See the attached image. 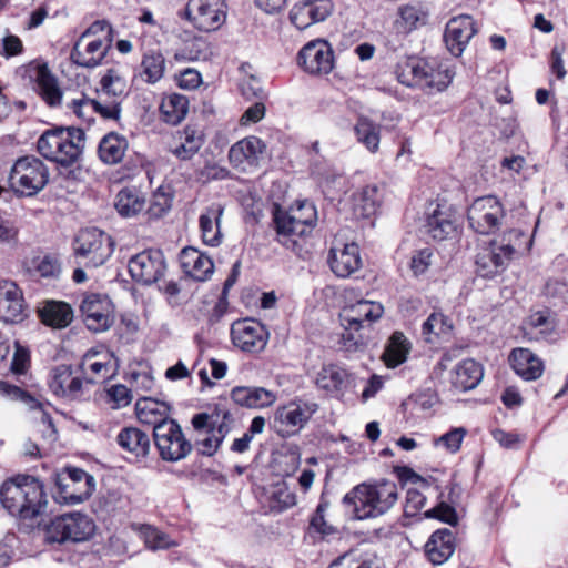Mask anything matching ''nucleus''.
Segmentation results:
<instances>
[{
    "label": "nucleus",
    "mask_w": 568,
    "mask_h": 568,
    "mask_svg": "<svg viewBox=\"0 0 568 568\" xmlns=\"http://www.w3.org/2000/svg\"><path fill=\"white\" fill-rule=\"evenodd\" d=\"M154 444L160 457L170 463L186 458L193 444L185 437L182 427L175 419L164 420L153 429Z\"/></svg>",
    "instance_id": "10"
},
{
    "label": "nucleus",
    "mask_w": 568,
    "mask_h": 568,
    "mask_svg": "<svg viewBox=\"0 0 568 568\" xmlns=\"http://www.w3.org/2000/svg\"><path fill=\"white\" fill-rule=\"evenodd\" d=\"M232 416L227 410L215 409L212 413H199L191 424L197 433L194 446L202 456H213L231 430Z\"/></svg>",
    "instance_id": "6"
},
{
    "label": "nucleus",
    "mask_w": 568,
    "mask_h": 568,
    "mask_svg": "<svg viewBox=\"0 0 568 568\" xmlns=\"http://www.w3.org/2000/svg\"><path fill=\"white\" fill-rule=\"evenodd\" d=\"M297 63L310 74H327L334 65L333 51L324 40L311 41L298 52Z\"/></svg>",
    "instance_id": "20"
},
{
    "label": "nucleus",
    "mask_w": 568,
    "mask_h": 568,
    "mask_svg": "<svg viewBox=\"0 0 568 568\" xmlns=\"http://www.w3.org/2000/svg\"><path fill=\"white\" fill-rule=\"evenodd\" d=\"M224 0H189L184 10L185 18L200 31L219 30L226 20Z\"/></svg>",
    "instance_id": "12"
},
{
    "label": "nucleus",
    "mask_w": 568,
    "mask_h": 568,
    "mask_svg": "<svg viewBox=\"0 0 568 568\" xmlns=\"http://www.w3.org/2000/svg\"><path fill=\"white\" fill-rule=\"evenodd\" d=\"M318 405L303 399L277 407L274 416L277 433L285 437L298 433L317 412Z\"/></svg>",
    "instance_id": "13"
},
{
    "label": "nucleus",
    "mask_w": 568,
    "mask_h": 568,
    "mask_svg": "<svg viewBox=\"0 0 568 568\" xmlns=\"http://www.w3.org/2000/svg\"><path fill=\"white\" fill-rule=\"evenodd\" d=\"M84 145V131L73 126L47 130L37 142L38 152L44 159L65 168L80 159Z\"/></svg>",
    "instance_id": "3"
},
{
    "label": "nucleus",
    "mask_w": 568,
    "mask_h": 568,
    "mask_svg": "<svg viewBox=\"0 0 568 568\" xmlns=\"http://www.w3.org/2000/svg\"><path fill=\"white\" fill-rule=\"evenodd\" d=\"M128 148V140L123 135L111 132L102 138L98 152L105 164H118L123 160Z\"/></svg>",
    "instance_id": "38"
},
{
    "label": "nucleus",
    "mask_w": 568,
    "mask_h": 568,
    "mask_svg": "<svg viewBox=\"0 0 568 568\" xmlns=\"http://www.w3.org/2000/svg\"><path fill=\"white\" fill-rule=\"evenodd\" d=\"M160 109L164 121L175 125L185 118L189 100L182 94L173 93L162 100Z\"/></svg>",
    "instance_id": "45"
},
{
    "label": "nucleus",
    "mask_w": 568,
    "mask_h": 568,
    "mask_svg": "<svg viewBox=\"0 0 568 568\" xmlns=\"http://www.w3.org/2000/svg\"><path fill=\"white\" fill-rule=\"evenodd\" d=\"M94 528V523L87 515L67 514L51 520L45 527L44 539L50 544L84 541L93 535Z\"/></svg>",
    "instance_id": "9"
},
{
    "label": "nucleus",
    "mask_w": 568,
    "mask_h": 568,
    "mask_svg": "<svg viewBox=\"0 0 568 568\" xmlns=\"http://www.w3.org/2000/svg\"><path fill=\"white\" fill-rule=\"evenodd\" d=\"M70 109L78 116H83V109H92L97 113H99L103 119L108 120H116L120 116V103L115 100L108 102L103 101L102 98L100 100L81 98L73 99L69 105Z\"/></svg>",
    "instance_id": "39"
},
{
    "label": "nucleus",
    "mask_w": 568,
    "mask_h": 568,
    "mask_svg": "<svg viewBox=\"0 0 568 568\" xmlns=\"http://www.w3.org/2000/svg\"><path fill=\"white\" fill-rule=\"evenodd\" d=\"M328 507L329 503L325 499H321L310 520V529L321 535L322 538H327L337 534V528L328 524L325 519V514Z\"/></svg>",
    "instance_id": "50"
},
{
    "label": "nucleus",
    "mask_w": 568,
    "mask_h": 568,
    "mask_svg": "<svg viewBox=\"0 0 568 568\" xmlns=\"http://www.w3.org/2000/svg\"><path fill=\"white\" fill-rule=\"evenodd\" d=\"M83 378L70 366L59 365L51 372L49 387L54 395L73 400L83 396Z\"/></svg>",
    "instance_id": "22"
},
{
    "label": "nucleus",
    "mask_w": 568,
    "mask_h": 568,
    "mask_svg": "<svg viewBox=\"0 0 568 568\" xmlns=\"http://www.w3.org/2000/svg\"><path fill=\"white\" fill-rule=\"evenodd\" d=\"M398 500L395 483L383 480L375 484H359L347 493L343 503L353 505L357 519L377 518L388 513Z\"/></svg>",
    "instance_id": "2"
},
{
    "label": "nucleus",
    "mask_w": 568,
    "mask_h": 568,
    "mask_svg": "<svg viewBox=\"0 0 568 568\" xmlns=\"http://www.w3.org/2000/svg\"><path fill=\"white\" fill-rule=\"evenodd\" d=\"M128 271L138 284H156L164 280L166 262L161 251L145 250L129 260Z\"/></svg>",
    "instance_id": "15"
},
{
    "label": "nucleus",
    "mask_w": 568,
    "mask_h": 568,
    "mask_svg": "<svg viewBox=\"0 0 568 568\" xmlns=\"http://www.w3.org/2000/svg\"><path fill=\"white\" fill-rule=\"evenodd\" d=\"M266 145L256 136L245 138L233 144L229 151L230 162L234 168L245 169V164L255 165Z\"/></svg>",
    "instance_id": "27"
},
{
    "label": "nucleus",
    "mask_w": 568,
    "mask_h": 568,
    "mask_svg": "<svg viewBox=\"0 0 568 568\" xmlns=\"http://www.w3.org/2000/svg\"><path fill=\"white\" fill-rule=\"evenodd\" d=\"M0 396L10 400L23 402L28 404L31 408L40 406V404L27 392L6 381H0Z\"/></svg>",
    "instance_id": "53"
},
{
    "label": "nucleus",
    "mask_w": 568,
    "mask_h": 568,
    "mask_svg": "<svg viewBox=\"0 0 568 568\" xmlns=\"http://www.w3.org/2000/svg\"><path fill=\"white\" fill-rule=\"evenodd\" d=\"M252 408H263L271 406L276 400L275 393L263 387H251Z\"/></svg>",
    "instance_id": "61"
},
{
    "label": "nucleus",
    "mask_w": 568,
    "mask_h": 568,
    "mask_svg": "<svg viewBox=\"0 0 568 568\" xmlns=\"http://www.w3.org/2000/svg\"><path fill=\"white\" fill-rule=\"evenodd\" d=\"M231 338L235 347L246 353L262 352L268 341V332L260 322L242 318L232 323Z\"/></svg>",
    "instance_id": "18"
},
{
    "label": "nucleus",
    "mask_w": 568,
    "mask_h": 568,
    "mask_svg": "<svg viewBox=\"0 0 568 568\" xmlns=\"http://www.w3.org/2000/svg\"><path fill=\"white\" fill-rule=\"evenodd\" d=\"M173 195L169 187L160 186L153 193L146 214L150 219L163 217L172 207Z\"/></svg>",
    "instance_id": "49"
},
{
    "label": "nucleus",
    "mask_w": 568,
    "mask_h": 568,
    "mask_svg": "<svg viewBox=\"0 0 568 568\" xmlns=\"http://www.w3.org/2000/svg\"><path fill=\"white\" fill-rule=\"evenodd\" d=\"M424 232L434 241H445L453 239L458 233V217L456 211L445 204H433L429 206Z\"/></svg>",
    "instance_id": "19"
},
{
    "label": "nucleus",
    "mask_w": 568,
    "mask_h": 568,
    "mask_svg": "<svg viewBox=\"0 0 568 568\" xmlns=\"http://www.w3.org/2000/svg\"><path fill=\"white\" fill-rule=\"evenodd\" d=\"M39 316L47 326L64 328L73 320V310L65 302L45 301L39 308Z\"/></svg>",
    "instance_id": "32"
},
{
    "label": "nucleus",
    "mask_w": 568,
    "mask_h": 568,
    "mask_svg": "<svg viewBox=\"0 0 568 568\" xmlns=\"http://www.w3.org/2000/svg\"><path fill=\"white\" fill-rule=\"evenodd\" d=\"M452 329V325L447 323V318L439 313H433L424 322L422 331L424 335L435 334L437 336L447 334Z\"/></svg>",
    "instance_id": "54"
},
{
    "label": "nucleus",
    "mask_w": 568,
    "mask_h": 568,
    "mask_svg": "<svg viewBox=\"0 0 568 568\" xmlns=\"http://www.w3.org/2000/svg\"><path fill=\"white\" fill-rule=\"evenodd\" d=\"M466 430L462 427L454 428L436 439V445H444L449 452L455 453L459 449Z\"/></svg>",
    "instance_id": "58"
},
{
    "label": "nucleus",
    "mask_w": 568,
    "mask_h": 568,
    "mask_svg": "<svg viewBox=\"0 0 568 568\" xmlns=\"http://www.w3.org/2000/svg\"><path fill=\"white\" fill-rule=\"evenodd\" d=\"M433 252L429 248L417 251L410 260V270L414 275L424 274L432 263Z\"/></svg>",
    "instance_id": "60"
},
{
    "label": "nucleus",
    "mask_w": 568,
    "mask_h": 568,
    "mask_svg": "<svg viewBox=\"0 0 568 568\" xmlns=\"http://www.w3.org/2000/svg\"><path fill=\"white\" fill-rule=\"evenodd\" d=\"M74 252L88 260V264L97 267L102 265L113 253L111 237L98 229L80 231L75 237Z\"/></svg>",
    "instance_id": "14"
},
{
    "label": "nucleus",
    "mask_w": 568,
    "mask_h": 568,
    "mask_svg": "<svg viewBox=\"0 0 568 568\" xmlns=\"http://www.w3.org/2000/svg\"><path fill=\"white\" fill-rule=\"evenodd\" d=\"M412 345L402 332H394L385 346L382 359L388 368H395L406 362Z\"/></svg>",
    "instance_id": "35"
},
{
    "label": "nucleus",
    "mask_w": 568,
    "mask_h": 568,
    "mask_svg": "<svg viewBox=\"0 0 568 568\" xmlns=\"http://www.w3.org/2000/svg\"><path fill=\"white\" fill-rule=\"evenodd\" d=\"M114 206L123 217L136 216L144 210L145 197L135 186H126L119 191Z\"/></svg>",
    "instance_id": "37"
},
{
    "label": "nucleus",
    "mask_w": 568,
    "mask_h": 568,
    "mask_svg": "<svg viewBox=\"0 0 568 568\" xmlns=\"http://www.w3.org/2000/svg\"><path fill=\"white\" fill-rule=\"evenodd\" d=\"M142 534L145 545L150 549L168 548L170 546L168 536L154 527L145 526Z\"/></svg>",
    "instance_id": "57"
},
{
    "label": "nucleus",
    "mask_w": 568,
    "mask_h": 568,
    "mask_svg": "<svg viewBox=\"0 0 568 568\" xmlns=\"http://www.w3.org/2000/svg\"><path fill=\"white\" fill-rule=\"evenodd\" d=\"M333 6L329 0H304L296 3L291 12L292 23L300 30L324 21L332 12Z\"/></svg>",
    "instance_id": "23"
},
{
    "label": "nucleus",
    "mask_w": 568,
    "mask_h": 568,
    "mask_svg": "<svg viewBox=\"0 0 568 568\" xmlns=\"http://www.w3.org/2000/svg\"><path fill=\"white\" fill-rule=\"evenodd\" d=\"M470 227L480 234L494 232L505 217L501 203L493 195L476 199L467 213Z\"/></svg>",
    "instance_id": "17"
},
{
    "label": "nucleus",
    "mask_w": 568,
    "mask_h": 568,
    "mask_svg": "<svg viewBox=\"0 0 568 568\" xmlns=\"http://www.w3.org/2000/svg\"><path fill=\"white\" fill-rule=\"evenodd\" d=\"M223 215V207L219 204L212 205L201 214L199 219L202 239L205 244L216 246L221 243V217Z\"/></svg>",
    "instance_id": "33"
},
{
    "label": "nucleus",
    "mask_w": 568,
    "mask_h": 568,
    "mask_svg": "<svg viewBox=\"0 0 568 568\" xmlns=\"http://www.w3.org/2000/svg\"><path fill=\"white\" fill-rule=\"evenodd\" d=\"M111 44V26L104 20H98L77 40L70 58L79 67L92 69L102 63Z\"/></svg>",
    "instance_id": "4"
},
{
    "label": "nucleus",
    "mask_w": 568,
    "mask_h": 568,
    "mask_svg": "<svg viewBox=\"0 0 568 568\" xmlns=\"http://www.w3.org/2000/svg\"><path fill=\"white\" fill-rule=\"evenodd\" d=\"M116 442L121 448L136 457H145L151 447L148 434L136 427H124L121 429Z\"/></svg>",
    "instance_id": "36"
},
{
    "label": "nucleus",
    "mask_w": 568,
    "mask_h": 568,
    "mask_svg": "<svg viewBox=\"0 0 568 568\" xmlns=\"http://www.w3.org/2000/svg\"><path fill=\"white\" fill-rule=\"evenodd\" d=\"M425 516L427 518H436L443 523H446V524H449L453 526L456 525L458 521V516H457L455 508H453L452 506H449L445 503H440L436 507L427 510L425 513Z\"/></svg>",
    "instance_id": "56"
},
{
    "label": "nucleus",
    "mask_w": 568,
    "mask_h": 568,
    "mask_svg": "<svg viewBox=\"0 0 568 568\" xmlns=\"http://www.w3.org/2000/svg\"><path fill=\"white\" fill-rule=\"evenodd\" d=\"M349 374L343 367L337 365L323 366L316 377V385L332 394H339L346 388Z\"/></svg>",
    "instance_id": "40"
},
{
    "label": "nucleus",
    "mask_w": 568,
    "mask_h": 568,
    "mask_svg": "<svg viewBox=\"0 0 568 568\" xmlns=\"http://www.w3.org/2000/svg\"><path fill=\"white\" fill-rule=\"evenodd\" d=\"M509 362L515 373L525 381H535L544 373L542 362L528 348L513 349Z\"/></svg>",
    "instance_id": "30"
},
{
    "label": "nucleus",
    "mask_w": 568,
    "mask_h": 568,
    "mask_svg": "<svg viewBox=\"0 0 568 568\" xmlns=\"http://www.w3.org/2000/svg\"><path fill=\"white\" fill-rule=\"evenodd\" d=\"M203 144L202 134L192 128H185L180 135V143L171 149L172 153L181 160H190L199 152Z\"/></svg>",
    "instance_id": "46"
},
{
    "label": "nucleus",
    "mask_w": 568,
    "mask_h": 568,
    "mask_svg": "<svg viewBox=\"0 0 568 568\" xmlns=\"http://www.w3.org/2000/svg\"><path fill=\"white\" fill-rule=\"evenodd\" d=\"M9 181L16 193L23 196H32L47 185L49 171L40 159L23 156L13 164Z\"/></svg>",
    "instance_id": "8"
},
{
    "label": "nucleus",
    "mask_w": 568,
    "mask_h": 568,
    "mask_svg": "<svg viewBox=\"0 0 568 568\" xmlns=\"http://www.w3.org/2000/svg\"><path fill=\"white\" fill-rule=\"evenodd\" d=\"M382 202V195L377 185L364 186L353 195V213L358 219L374 215Z\"/></svg>",
    "instance_id": "34"
},
{
    "label": "nucleus",
    "mask_w": 568,
    "mask_h": 568,
    "mask_svg": "<svg viewBox=\"0 0 568 568\" xmlns=\"http://www.w3.org/2000/svg\"><path fill=\"white\" fill-rule=\"evenodd\" d=\"M399 17L397 24L404 31H412L426 22V13L415 6L402 7Z\"/></svg>",
    "instance_id": "52"
},
{
    "label": "nucleus",
    "mask_w": 568,
    "mask_h": 568,
    "mask_svg": "<svg viewBox=\"0 0 568 568\" xmlns=\"http://www.w3.org/2000/svg\"><path fill=\"white\" fill-rule=\"evenodd\" d=\"M230 286H223L222 291L216 295V301L211 313V322H219L229 311V294Z\"/></svg>",
    "instance_id": "62"
},
{
    "label": "nucleus",
    "mask_w": 568,
    "mask_h": 568,
    "mask_svg": "<svg viewBox=\"0 0 568 568\" xmlns=\"http://www.w3.org/2000/svg\"><path fill=\"white\" fill-rule=\"evenodd\" d=\"M180 264L185 275L197 282L207 281L214 270L212 260L193 247L181 251Z\"/></svg>",
    "instance_id": "26"
},
{
    "label": "nucleus",
    "mask_w": 568,
    "mask_h": 568,
    "mask_svg": "<svg viewBox=\"0 0 568 568\" xmlns=\"http://www.w3.org/2000/svg\"><path fill=\"white\" fill-rule=\"evenodd\" d=\"M477 33L473 18L468 14H460L452 18L445 28L444 41L448 51L454 57H459L466 49L470 39Z\"/></svg>",
    "instance_id": "21"
},
{
    "label": "nucleus",
    "mask_w": 568,
    "mask_h": 568,
    "mask_svg": "<svg viewBox=\"0 0 568 568\" xmlns=\"http://www.w3.org/2000/svg\"><path fill=\"white\" fill-rule=\"evenodd\" d=\"M426 501L425 496L417 489L409 488L406 493L404 515L414 517Z\"/></svg>",
    "instance_id": "59"
},
{
    "label": "nucleus",
    "mask_w": 568,
    "mask_h": 568,
    "mask_svg": "<svg viewBox=\"0 0 568 568\" xmlns=\"http://www.w3.org/2000/svg\"><path fill=\"white\" fill-rule=\"evenodd\" d=\"M484 376V369L481 365L475 359L467 358L456 365L452 384L460 392H467L477 387Z\"/></svg>",
    "instance_id": "31"
},
{
    "label": "nucleus",
    "mask_w": 568,
    "mask_h": 568,
    "mask_svg": "<svg viewBox=\"0 0 568 568\" xmlns=\"http://www.w3.org/2000/svg\"><path fill=\"white\" fill-rule=\"evenodd\" d=\"M84 365H88V369L92 373V376L87 378V383H94L95 378H106L111 374V368L106 362L85 359Z\"/></svg>",
    "instance_id": "63"
},
{
    "label": "nucleus",
    "mask_w": 568,
    "mask_h": 568,
    "mask_svg": "<svg viewBox=\"0 0 568 568\" xmlns=\"http://www.w3.org/2000/svg\"><path fill=\"white\" fill-rule=\"evenodd\" d=\"M527 243V236L517 229L505 232L494 240L489 248L480 252L476 260L477 274L483 278H493L503 272L514 255Z\"/></svg>",
    "instance_id": "5"
},
{
    "label": "nucleus",
    "mask_w": 568,
    "mask_h": 568,
    "mask_svg": "<svg viewBox=\"0 0 568 568\" xmlns=\"http://www.w3.org/2000/svg\"><path fill=\"white\" fill-rule=\"evenodd\" d=\"M135 414L140 423L152 425L153 428L168 418V407L153 398H140L135 403Z\"/></svg>",
    "instance_id": "42"
},
{
    "label": "nucleus",
    "mask_w": 568,
    "mask_h": 568,
    "mask_svg": "<svg viewBox=\"0 0 568 568\" xmlns=\"http://www.w3.org/2000/svg\"><path fill=\"white\" fill-rule=\"evenodd\" d=\"M38 92L45 103L52 108L61 104L62 91L59 87L57 78L48 70L41 67L37 74Z\"/></svg>",
    "instance_id": "43"
},
{
    "label": "nucleus",
    "mask_w": 568,
    "mask_h": 568,
    "mask_svg": "<svg viewBox=\"0 0 568 568\" xmlns=\"http://www.w3.org/2000/svg\"><path fill=\"white\" fill-rule=\"evenodd\" d=\"M0 503L11 516L34 519L45 513L48 498L43 484L29 475H17L0 486Z\"/></svg>",
    "instance_id": "1"
},
{
    "label": "nucleus",
    "mask_w": 568,
    "mask_h": 568,
    "mask_svg": "<svg viewBox=\"0 0 568 568\" xmlns=\"http://www.w3.org/2000/svg\"><path fill=\"white\" fill-rule=\"evenodd\" d=\"M100 83L102 94L113 98L124 95L128 88L125 79L114 69L108 70V72L102 77Z\"/></svg>",
    "instance_id": "51"
},
{
    "label": "nucleus",
    "mask_w": 568,
    "mask_h": 568,
    "mask_svg": "<svg viewBox=\"0 0 568 568\" xmlns=\"http://www.w3.org/2000/svg\"><path fill=\"white\" fill-rule=\"evenodd\" d=\"M454 73L444 64L438 67L427 63V71L424 77L423 88L434 91H444L452 82Z\"/></svg>",
    "instance_id": "47"
},
{
    "label": "nucleus",
    "mask_w": 568,
    "mask_h": 568,
    "mask_svg": "<svg viewBox=\"0 0 568 568\" xmlns=\"http://www.w3.org/2000/svg\"><path fill=\"white\" fill-rule=\"evenodd\" d=\"M27 317V304L19 286H0V320L21 323Z\"/></svg>",
    "instance_id": "25"
},
{
    "label": "nucleus",
    "mask_w": 568,
    "mask_h": 568,
    "mask_svg": "<svg viewBox=\"0 0 568 568\" xmlns=\"http://www.w3.org/2000/svg\"><path fill=\"white\" fill-rule=\"evenodd\" d=\"M109 403L113 409L126 407L132 402L131 390L122 384L113 385L106 390Z\"/></svg>",
    "instance_id": "55"
},
{
    "label": "nucleus",
    "mask_w": 568,
    "mask_h": 568,
    "mask_svg": "<svg viewBox=\"0 0 568 568\" xmlns=\"http://www.w3.org/2000/svg\"><path fill=\"white\" fill-rule=\"evenodd\" d=\"M54 499L59 504L77 505L87 500L95 488L92 475L77 467H67L55 479Z\"/></svg>",
    "instance_id": "11"
},
{
    "label": "nucleus",
    "mask_w": 568,
    "mask_h": 568,
    "mask_svg": "<svg viewBox=\"0 0 568 568\" xmlns=\"http://www.w3.org/2000/svg\"><path fill=\"white\" fill-rule=\"evenodd\" d=\"M456 548L455 536L452 530L444 528L432 534L425 545V552L434 565L447 561Z\"/></svg>",
    "instance_id": "29"
},
{
    "label": "nucleus",
    "mask_w": 568,
    "mask_h": 568,
    "mask_svg": "<svg viewBox=\"0 0 568 568\" xmlns=\"http://www.w3.org/2000/svg\"><path fill=\"white\" fill-rule=\"evenodd\" d=\"M354 131L356 139L362 143L369 152L375 153L379 146L381 140V126L373 122L366 116H359Z\"/></svg>",
    "instance_id": "44"
},
{
    "label": "nucleus",
    "mask_w": 568,
    "mask_h": 568,
    "mask_svg": "<svg viewBox=\"0 0 568 568\" xmlns=\"http://www.w3.org/2000/svg\"><path fill=\"white\" fill-rule=\"evenodd\" d=\"M28 271L33 276L49 281H59L62 273L61 260L57 254H40L29 262Z\"/></svg>",
    "instance_id": "41"
},
{
    "label": "nucleus",
    "mask_w": 568,
    "mask_h": 568,
    "mask_svg": "<svg viewBox=\"0 0 568 568\" xmlns=\"http://www.w3.org/2000/svg\"><path fill=\"white\" fill-rule=\"evenodd\" d=\"M30 356L29 351L19 344H16V351L13 354L11 369L16 374H22L26 372L29 365Z\"/></svg>",
    "instance_id": "64"
},
{
    "label": "nucleus",
    "mask_w": 568,
    "mask_h": 568,
    "mask_svg": "<svg viewBox=\"0 0 568 568\" xmlns=\"http://www.w3.org/2000/svg\"><path fill=\"white\" fill-rule=\"evenodd\" d=\"M384 307L381 303L359 300L354 305L345 306L339 313L341 325L347 323L346 328H355L358 332L364 322H375L382 317Z\"/></svg>",
    "instance_id": "24"
},
{
    "label": "nucleus",
    "mask_w": 568,
    "mask_h": 568,
    "mask_svg": "<svg viewBox=\"0 0 568 568\" xmlns=\"http://www.w3.org/2000/svg\"><path fill=\"white\" fill-rule=\"evenodd\" d=\"M273 222L278 240L288 246L290 243L295 244V237L304 236L312 231L317 222V211L308 201L296 202L287 211L276 206Z\"/></svg>",
    "instance_id": "7"
},
{
    "label": "nucleus",
    "mask_w": 568,
    "mask_h": 568,
    "mask_svg": "<svg viewBox=\"0 0 568 568\" xmlns=\"http://www.w3.org/2000/svg\"><path fill=\"white\" fill-rule=\"evenodd\" d=\"M80 312L87 328L93 333L106 332L114 324V305L106 295H85Z\"/></svg>",
    "instance_id": "16"
},
{
    "label": "nucleus",
    "mask_w": 568,
    "mask_h": 568,
    "mask_svg": "<svg viewBox=\"0 0 568 568\" xmlns=\"http://www.w3.org/2000/svg\"><path fill=\"white\" fill-rule=\"evenodd\" d=\"M141 68V77L145 82H158L163 77L165 69V60L163 54L160 51H151L149 53H144Z\"/></svg>",
    "instance_id": "48"
},
{
    "label": "nucleus",
    "mask_w": 568,
    "mask_h": 568,
    "mask_svg": "<svg viewBox=\"0 0 568 568\" xmlns=\"http://www.w3.org/2000/svg\"><path fill=\"white\" fill-rule=\"evenodd\" d=\"M362 261L355 243L344 244L342 248L332 247L329 265L336 276L345 278L358 270Z\"/></svg>",
    "instance_id": "28"
}]
</instances>
